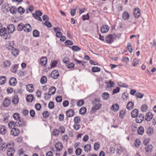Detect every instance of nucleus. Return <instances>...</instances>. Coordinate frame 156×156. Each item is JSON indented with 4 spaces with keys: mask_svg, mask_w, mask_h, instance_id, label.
Segmentation results:
<instances>
[{
    "mask_svg": "<svg viewBox=\"0 0 156 156\" xmlns=\"http://www.w3.org/2000/svg\"><path fill=\"white\" fill-rule=\"evenodd\" d=\"M13 143H9L7 144L5 143H3L0 145V149L3 150L4 149L8 148L7 154L8 156H13V154L15 153V150L13 147Z\"/></svg>",
    "mask_w": 156,
    "mask_h": 156,
    "instance_id": "f257e3e1",
    "label": "nucleus"
},
{
    "mask_svg": "<svg viewBox=\"0 0 156 156\" xmlns=\"http://www.w3.org/2000/svg\"><path fill=\"white\" fill-rule=\"evenodd\" d=\"M100 101L99 98H97L94 99L92 103L94 105L92 109L93 111H95L101 108V105L100 104Z\"/></svg>",
    "mask_w": 156,
    "mask_h": 156,
    "instance_id": "f03ea898",
    "label": "nucleus"
},
{
    "mask_svg": "<svg viewBox=\"0 0 156 156\" xmlns=\"http://www.w3.org/2000/svg\"><path fill=\"white\" fill-rule=\"evenodd\" d=\"M0 35L2 36L3 38L5 39H9L10 37V35L7 31L5 27L0 29Z\"/></svg>",
    "mask_w": 156,
    "mask_h": 156,
    "instance_id": "7ed1b4c3",
    "label": "nucleus"
},
{
    "mask_svg": "<svg viewBox=\"0 0 156 156\" xmlns=\"http://www.w3.org/2000/svg\"><path fill=\"white\" fill-rule=\"evenodd\" d=\"M7 30L9 34L10 33H12L15 30V26L12 24H9L7 27Z\"/></svg>",
    "mask_w": 156,
    "mask_h": 156,
    "instance_id": "20e7f679",
    "label": "nucleus"
},
{
    "mask_svg": "<svg viewBox=\"0 0 156 156\" xmlns=\"http://www.w3.org/2000/svg\"><path fill=\"white\" fill-rule=\"evenodd\" d=\"M144 118V115L143 114H140L136 117V122L138 123H141Z\"/></svg>",
    "mask_w": 156,
    "mask_h": 156,
    "instance_id": "39448f33",
    "label": "nucleus"
},
{
    "mask_svg": "<svg viewBox=\"0 0 156 156\" xmlns=\"http://www.w3.org/2000/svg\"><path fill=\"white\" fill-rule=\"evenodd\" d=\"M11 133L13 136H17L19 134L20 131L18 128H13L11 130Z\"/></svg>",
    "mask_w": 156,
    "mask_h": 156,
    "instance_id": "423d86ee",
    "label": "nucleus"
},
{
    "mask_svg": "<svg viewBox=\"0 0 156 156\" xmlns=\"http://www.w3.org/2000/svg\"><path fill=\"white\" fill-rule=\"evenodd\" d=\"M153 115L152 112H148L145 116V120L147 122L150 121L153 118Z\"/></svg>",
    "mask_w": 156,
    "mask_h": 156,
    "instance_id": "0eeeda50",
    "label": "nucleus"
},
{
    "mask_svg": "<svg viewBox=\"0 0 156 156\" xmlns=\"http://www.w3.org/2000/svg\"><path fill=\"white\" fill-rule=\"evenodd\" d=\"M133 13L135 18H138L140 15V11L138 8H135L133 10Z\"/></svg>",
    "mask_w": 156,
    "mask_h": 156,
    "instance_id": "6e6552de",
    "label": "nucleus"
},
{
    "mask_svg": "<svg viewBox=\"0 0 156 156\" xmlns=\"http://www.w3.org/2000/svg\"><path fill=\"white\" fill-rule=\"evenodd\" d=\"M59 76L58 72L56 70H54L52 71L51 74V77L54 79H56Z\"/></svg>",
    "mask_w": 156,
    "mask_h": 156,
    "instance_id": "1a4fd4ad",
    "label": "nucleus"
},
{
    "mask_svg": "<svg viewBox=\"0 0 156 156\" xmlns=\"http://www.w3.org/2000/svg\"><path fill=\"white\" fill-rule=\"evenodd\" d=\"M11 102L10 99L8 98H6L4 100L3 104L4 107H7L9 106Z\"/></svg>",
    "mask_w": 156,
    "mask_h": 156,
    "instance_id": "9d476101",
    "label": "nucleus"
},
{
    "mask_svg": "<svg viewBox=\"0 0 156 156\" xmlns=\"http://www.w3.org/2000/svg\"><path fill=\"white\" fill-rule=\"evenodd\" d=\"M105 41L107 43L111 44L113 41V36L112 35H108L106 37Z\"/></svg>",
    "mask_w": 156,
    "mask_h": 156,
    "instance_id": "9b49d317",
    "label": "nucleus"
},
{
    "mask_svg": "<svg viewBox=\"0 0 156 156\" xmlns=\"http://www.w3.org/2000/svg\"><path fill=\"white\" fill-rule=\"evenodd\" d=\"M23 30L26 32H29L31 30L30 25L29 24H26L24 25Z\"/></svg>",
    "mask_w": 156,
    "mask_h": 156,
    "instance_id": "f8f14e48",
    "label": "nucleus"
},
{
    "mask_svg": "<svg viewBox=\"0 0 156 156\" xmlns=\"http://www.w3.org/2000/svg\"><path fill=\"white\" fill-rule=\"evenodd\" d=\"M74 113V112L72 109H69L66 112V114L67 116L70 117L73 116Z\"/></svg>",
    "mask_w": 156,
    "mask_h": 156,
    "instance_id": "ddd939ff",
    "label": "nucleus"
},
{
    "mask_svg": "<svg viewBox=\"0 0 156 156\" xmlns=\"http://www.w3.org/2000/svg\"><path fill=\"white\" fill-rule=\"evenodd\" d=\"M47 62V58L46 57H43L40 60V64L42 66H45Z\"/></svg>",
    "mask_w": 156,
    "mask_h": 156,
    "instance_id": "4468645a",
    "label": "nucleus"
},
{
    "mask_svg": "<svg viewBox=\"0 0 156 156\" xmlns=\"http://www.w3.org/2000/svg\"><path fill=\"white\" fill-rule=\"evenodd\" d=\"M55 147L57 150L58 151L62 150L63 147L62 144L59 142L55 144Z\"/></svg>",
    "mask_w": 156,
    "mask_h": 156,
    "instance_id": "2eb2a0df",
    "label": "nucleus"
},
{
    "mask_svg": "<svg viewBox=\"0 0 156 156\" xmlns=\"http://www.w3.org/2000/svg\"><path fill=\"white\" fill-rule=\"evenodd\" d=\"M109 28L107 25H103L101 28V31L102 33L107 32L109 30Z\"/></svg>",
    "mask_w": 156,
    "mask_h": 156,
    "instance_id": "dca6fc26",
    "label": "nucleus"
},
{
    "mask_svg": "<svg viewBox=\"0 0 156 156\" xmlns=\"http://www.w3.org/2000/svg\"><path fill=\"white\" fill-rule=\"evenodd\" d=\"M11 51L12 55L15 57H16L19 54V51L18 49L14 48Z\"/></svg>",
    "mask_w": 156,
    "mask_h": 156,
    "instance_id": "f3484780",
    "label": "nucleus"
},
{
    "mask_svg": "<svg viewBox=\"0 0 156 156\" xmlns=\"http://www.w3.org/2000/svg\"><path fill=\"white\" fill-rule=\"evenodd\" d=\"M110 94L106 92L103 93L102 94V97L104 100H107L108 99L110 98Z\"/></svg>",
    "mask_w": 156,
    "mask_h": 156,
    "instance_id": "a211bd4d",
    "label": "nucleus"
},
{
    "mask_svg": "<svg viewBox=\"0 0 156 156\" xmlns=\"http://www.w3.org/2000/svg\"><path fill=\"white\" fill-rule=\"evenodd\" d=\"M19 99L17 95H15L12 99V102L14 105H17L19 102Z\"/></svg>",
    "mask_w": 156,
    "mask_h": 156,
    "instance_id": "6ab92c4d",
    "label": "nucleus"
},
{
    "mask_svg": "<svg viewBox=\"0 0 156 156\" xmlns=\"http://www.w3.org/2000/svg\"><path fill=\"white\" fill-rule=\"evenodd\" d=\"M134 106V103L132 101H129L127 105L126 108L128 110H131L133 108Z\"/></svg>",
    "mask_w": 156,
    "mask_h": 156,
    "instance_id": "aec40b11",
    "label": "nucleus"
},
{
    "mask_svg": "<svg viewBox=\"0 0 156 156\" xmlns=\"http://www.w3.org/2000/svg\"><path fill=\"white\" fill-rule=\"evenodd\" d=\"M17 122L20 126H26V122L23 119H20Z\"/></svg>",
    "mask_w": 156,
    "mask_h": 156,
    "instance_id": "412c9836",
    "label": "nucleus"
},
{
    "mask_svg": "<svg viewBox=\"0 0 156 156\" xmlns=\"http://www.w3.org/2000/svg\"><path fill=\"white\" fill-rule=\"evenodd\" d=\"M139 111L137 109H135L133 110L131 113V117L133 118H135L138 115Z\"/></svg>",
    "mask_w": 156,
    "mask_h": 156,
    "instance_id": "4be33fe9",
    "label": "nucleus"
},
{
    "mask_svg": "<svg viewBox=\"0 0 156 156\" xmlns=\"http://www.w3.org/2000/svg\"><path fill=\"white\" fill-rule=\"evenodd\" d=\"M9 83V84L11 86H14L16 84V80L15 78L12 77L10 78Z\"/></svg>",
    "mask_w": 156,
    "mask_h": 156,
    "instance_id": "5701e85b",
    "label": "nucleus"
},
{
    "mask_svg": "<svg viewBox=\"0 0 156 156\" xmlns=\"http://www.w3.org/2000/svg\"><path fill=\"white\" fill-rule=\"evenodd\" d=\"M26 89L27 91L30 92H33L34 90L33 86L32 84H29L27 85Z\"/></svg>",
    "mask_w": 156,
    "mask_h": 156,
    "instance_id": "b1692460",
    "label": "nucleus"
},
{
    "mask_svg": "<svg viewBox=\"0 0 156 156\" xmlns=\"http://www.w3.org/2000/svg\"><path fill=\"white\" fill-rule=\"evenodd\" d=\"M122 16V18L124 20H127L129 18V15L128 12H125L123 13Z\"/></svg>",
    "mask_w": 156,
    "mask_h": 156,
    "instance_id": "393cba45",
    "label": "nucleus"
},
{
    "mask_svg": "<svg viewBox=\"0 0 156 156\" xmlns=\"http://www.w3.org/2000/svg\"><path fill=\"white\" fill-rule=\"evenodd\" d=\"M13 42L9 41L8 42V44L7 45L6 47L8 50H11L13 48Z\"/></svg>",
    "mask_w": 156,
    "mask_h": 156,
    "instance_id": "a878e982",
    "label": "nucleus"
},
{
    "mask_svg": "<svg viewBox=\"0 0 156 156\" xmlns=\"http://www.w3.org/2000/svg\"><path fill=\"white\" fill-rule=\"evenodd\" d=\"M55 87L54 86H52L49 88L48 93L51 95L55 93Z\"/></svg>",
    "mask_w": 156,
    "mask_h": 156,
    "instance_id": "bb28decb",
    "label": "nucleus"
},
{
    "mask_svg": "<svg viewBox=\"0 0 156 156\" xmlns=\"http://www.w3.org/2000/svg\"><path fill=\"white\" fill-rule=\"evenodd\" d=\"M147 133L149 136H151L154 134V129L152 127L148 128L147 130Z\"/></svg>",
    "mask_w": 156,
    "mask_h": 156,
    "instance_id": "cd10ccee",
    "label": "nucleus"
},
{
    "mask_svg": "<svg viewBox=\"0 0 156 156\" xmlns=\"http://www.w3.org/2000/svg\"><path fill=\"white\" fill-rule=\"evenodd\" d=\"M6 132V127L5 126L2 125L0 127V133L5 134Z\"/></svg>",
    "mask_w": 156,
    "mask_h": 156,
    "instance_id": "c85d7f7f",
    "label": "nucleus"
},
{
    "mask_svg": "<svg viewBox=\"0 0 156 156\" xmlns=\"http://www.w3.org/2000/svg\"><path fill=\"white\" fill-rule=\"evenodd\" d=\"M6 81V79L5 76H1L0 77V84H4Z\"/></svg>",
    "mask_w": 156,
    "mask_h": 156,
    "instance_id": "c756f323",
    "label": "nucleus"
},
{
    "mask_svg": "<svg viewBox=\"0 0 156 156\" xmlns=\"http://www.w3.org/2000/svg\"><path fill=\"white\" fill-rule=\"evenodd\" d=\"M91 146L90 144H88L85 145L84 147V150L86 152H88L91 150Z\"/></svg>",
    "mask_w": 156,
    "mask_h": 156,
    "instance_id": "7c9ffc66",
    "label": "nucleus"
},
{
    "mask_svg": "<svg viewBox=\"0 0 156 156\" xmlns=\"http://www.w3.org/2000/svg\"><path fill=\"white\" fill-rule=\"evenodd\" d=\"M111 109L114 111H117L119 109V106L117 104H113L111 107Z\"/></svg>",
    "mask_w": 156,
    "mask_h": 156,
    "instance_id": "2f4dec72",
    "label": "nucleus"
},
{
    "mask_svg": "<svg viewBox=\"0 0 156 156\" xmlns=\"http://www.w3.org/2000/svg\"><path fill=\"white\" fill-rule=\"evenodd\" d=\"M148 106L146 104L143 105L141 107V110L143 112H146L148 109Z\"/></svg>",
    "mask_w": 156,
    "mask_h": 156,
    "instance_id": "473e14b6",
    "label": "nucleus"
},
{
    "mask_svg": "<svg viewBox=\"0 0 156 156\" xmlns=\"http://www.w3.org/2000/svg\"><path fill=\"white\" fill-rule=\"evenodd\" d=\"M11 64V62L9 60H6L3 62V66L7 68L9 67Z\"/></svg>",
    "mask_w": 156,
    "mask_h": 156,
    "instance_id": "72a5a7b5",
    "label": "nucleus"
},
{
    "mask_svg": "<svg viewBox=\"0 0 156 156\" xmlns=\"http://www.w3.org/2000/svg\"><path fill=\"white\" fill-rule=\"evenodd\" d=\"M13 117L15 119L18 121L20 118V115L18 113H15L13 114Z\"/></svg>",
    "mask_w": 156,
    "mask_h": 156,
    "instance_id": "f704fd0d",
    "label": "nucleus"
},
{
    "mask_svg": "<svg viewBox=\"0 0 156 156\" xmlns=\"http://www.w3.org/2000/svg\"><path fill=\"white\" fill-rule=\"evenodd\" d=\"M144 127L142 126L140 127L137 131L138 133L140 135H142L144 132Z\"/></svg>",
    "mask_w": 156,
    "mask_h": 156,
    "instance_id": "c9c22d12",
    "label": "nucleus"
},
{
    "mask_svg": "<svg viewBox=\"0 0 156 156\" xmlns=\"http://www.w3.org/2000/svg\"><path fill=\"white\" fill-rule=\"evenodd\" d=\"M114 85V83L113 82H112L111 80H109L108 82L107 85L106 86V88H111L113 87Z\"/></svg>",
    "mask_w": 156,
    "mask_h": 156,
    "instance_id": "e433bc0d",
    "label": "nucleus"
},
{
    "mask_svg": "<svg viewBox=\"0 0 156 156\" xmlns=\"http://www.w3.org/2000/svg\"><path fill=\"white\" fill-rule=\"evenodd\" d=\"M34 99V96L31 94L28 95L26 97L27 100L29 102H31Z\"/></svg>",
    "mask_w": 156,
    "mask_h": 156,
    "instance_id": "4c0bfd02",
    "label": "nucleus"
},
{
    "mask_svg": "<svg viewBox=\"0 0 156 156\" xmlns=\"http://www.w3.org/2000/svg\"><path fill=\"white\" fill-rule=\"evenodd\" d=\"M152 148L153 146L151 144L147 145L145 148L146 151L147 152H150L151 151Z\"/></svg>",
    "mask_w": 156,
    "mask_h": 156,
    "instance_id": "58836bf2",
    "label": "nucleus"
},
{
    "mask_svg": "<svg viewBox=\"0 0 156 156\" xmlns=\"http://www.w3.org/2000/svg\"><path fill=\"white\" fill-rule=\"evenodd\" d=\"M24 25L23 23H20L18 25L17 27V30L18 31H20L23 30Z\"/></svg>",
    "mask_w": 156,
    "mask_h": 156,
    "instance_id": "ea45409f",
    "label": "nucleus"
},
{
    "mask_svg": "<svg viewBox=\"0 0 156 156\" xmlns=\"http://www.w3.org/2000/svg\"><path fill=\"white\" fill-rule=\"evenodd\" d=\"M47 81V77L45 76H43L41 79L40 82L41 84L45 83Z\"/></svg>",
    "mask_w": 156,
    "mask_h": 156,
    "instance_id": "a19ab883",
    "label": "nucleus"
},
{
    "mask_svg": "<svg viewBox=\"0 0 156 156\" xmlns=\"http://www.w3.org/2000/svg\"><path fill=\"white\" fill-rule=\"evenodd\" d=\"M74 122L75 124H79L81 121V119L78 116H76L74 117L73 119Z\"/></svg>",
    "mask_w": 156,
    "mask_h": 156,
    "instance_id": "79ce46f5",
    "label": "nucleus"
},
{
    "mask_svg": "<svg viewBox=\"0 0 156 156\" xmlns=\"http://www.w3.org/2000/svg\"><path fill=\"white\" fill-rule=\"evenodd\" d=\"M39 12V10H37L36 11L35 13L32 14L33 17L37 20H39V13H38Z\"/></svg>",
    "mask_w": 156,
    "mask_h": 156,
    "instance_id": "37998d69",
    "label": "nucleus"
},
{
    "mask_svg": "<svg viewBox=\"0 0 156 156\" xmlns=\"http://www.w3.org/2000/svg\"><path fill=\"white\" fill-rule=\"evenodd\" d=\"M10 12L12 14H15L17 12V9L15 7H12L9 9Z\"/></svg>",
    "mask_w": 156,
    "mask_h": 156,
    "instance_id": "c03bdc74",
    "label": "nucleus"
},
{
    "mask_svg": "<svg viewBox=\"0 0 156 156\" xmlns=\"http://www.w3.org/2000/svg\"><path fill=\"white\" fill-rule=\"evenodd\" d=\"M86 109L85 107L81 108L79 110V113L80 114L83 115L85 114L86 112Z\"/></svg>",
    "mask_w": 156,
    "mask_h": 156,
    "instance_id": "a18cd8bd",
    "label": "nucleus"
},
{
    "mask_svg": "<svg viewBox=\"0 0 156 156\" xmlns=\"http://www.w3.org/2000/svg\"><path fill=\"white\" fill-rule=\"evenodd\" d=\"M129 94L128 93H123L122 95V98L124 101L127 100L129 97Z\"/></svg>",
    "mask_w": 156,
    "mask_h": 156,
    "instance_id": "49530a36",
    "label": "nucleus"
},
{
    "mask_svg": "<svg viewBox=\"0 0 156 156\" xmlns=\"http://www.w3.org/2000/svg\"><path fill=\"white\" fill-rule=\"evenodd\" d=\"M16 126V123L13 121H11L8 124V126L9 128H11L12 126L15 127Z\"/></svg>",
    "mask_w": 156,
    "mask_h": 156,
    "instance_id": "de8ad7c7",
    "label": "nucleus"
},
{
    "mask_svg": "<svg viewBox=\"0 0 156 156\" xmlns=\"http://www.w3.org/2000/svg\"><path fill=\"white\" fill-rule=\"evenodd\" d=\"M117 152L118 153H120L122 152L124 150V149L120 145H119L117 147Z\"/></svg>",
    "mask_w": 156,
    "mask_h": 156,
    "instance_id": "09e8293b",
    "label": "nucleus"
},
{
    "mask_svg": "<svg viewBox=\"0 0 156 156\" xmlns=\"http://www.w3.org/2000/svg\"><path fill=\"white\" fill-rule=\"evenodd\" d=\"M91 70L93 72H98L100 71L101 69L99 67L95 66L92 67Z\"/></svg>",
    "mask_w": 156,
    "mask_h": 156,
    "instance_id": "8fccbe9b",
    "label": "nucleus"
},
{
    "mask_svg": "<svg viewBox=\"0 0 156 156\" xmlns=\"http://www.w3.org/2000/svg\"><path fill=\"white\" fill-rule=\"evenodd\" d=\"M127 47L129 51L131 53L133 51V47L130 43L129 42L127 44Z\"/></svg>",
    "mask_w": 156,
    "mask_h": 156,
    "instance_id": "3c124183",
    "label": "nucleus"
},
{
    "mask_svg": "<svg viewBox=\"0 0 156 156\" xmlns=\"http://www.w3.org/2000/svg\"><path fill=\"white\" fill-rule=\"evenodd\" d=\"M59 131L57 129H55L53 130L52 134L53 136H57L59 135Z\"/></svg>",
    "mask_w": 156,
    "mask_h": 156,
    "instance_id": "603ef678",
    "label": "nucleus"
},
{
    "mask_svg": "<svg viewBox=\"0 0 156 156\" xmlns=\"http://www.w3.org/2000/svg\"><path fill=\"white\" fill-rule=\"evenodd\" d=\"M33 34L34 37H37L39 36V32L37 30H34L33 31Z\"/></svg>",
    "mask_w": 156,
    "mask_h": 156,
    "instance_id": "864d4df0",
    "label": "nucleus"
},
{
    "mask_svg": "<svg viewBox=\"0 0 156 156\" xmlns=\"http://www.w3.org/2000/svg\"><path fill=\"white\" fill-rule=\"evenodd\" d=\"M100 144L98 142L95 143L94 144V149L95 150H98L99 148Z\"/></svg>",
    "mask_w": 156,
    "mask_h": 156,
    "instance_id": "5fc2aeb1",
    "label": "nucleus"
},
{
    "mask_svg": "<svg viewBox=\"0 0 156 156\" xmlns=\"http://www.w3.org/2000/svg\"><path fill=\"white\" fill-rule=\"evenodd\" d=\"M18 11L21 14H23L25 11V10L21 7H20L18 9Z\"/></svg>",
    "mask_w": 156,
    "mask_h": 156,
    "instance_id": "6e6d98bb",
    "label": "nucleus"
},
{
    "mask_svg": "<svg viewBox=\"0 0 156 156\" xmlns=\"http://www.w3.org/2000/svg\"><path fill=\"white\" fill-rule=\"evenodd\" d=\"M18 65L16 64L14 66L12 70V71L13 73H16L18 68Z\"/></svg>",
    "mask_w": 156,
    "mask_h": 156,
    "instance_id": "4d7b16f0",
    "label": "nucleus"
},
{
    "mask_svg": "<svg viewBox=\"0 0 156 156\" xmlns=\"http://www.w3.org/2000/svg\"><path fill=\"white\" fill-rule=\"evenodd\" d=\"M140 143L141 142L139 139H136L134 143V144L135 147H138L140 145Z\"/></svg>",
    "mask_w": 156,
    "mask_h": 156,
    "instance_id": "13d9d810",
    "label": "nucleus"
},
{
    "mask_svg": "<svg viewBox=\"0 0 156 156\" xmlns=\"http://www.w3.org/2000/svg\"><path fill=\"white\" fill-rule=\"evenodd\" d=\"M72 49L73 51H80V48L77 46L74 45L72 47Z\"/></svg>",
    "mask_w": 156,
    "mask_h": 156,
    "instance_id": "bf43d9fd",
    "label": "nucleus"
},
{
    "mask_svg": "<svg viewBox=\"0 0 156 156\" xmlns=\"http://www.w3.org/2000/svg\"><path fill=\"white\" fill-rule=\"evenodd\" d=\"M82 152V149L79 148H77L75 151V153L77 155H80Z\"/></svg>",
    "mask_w": 156,
    "mask_h": 156,
    "instance_id": "052dcab7",
    "label": "nucleus"
},
{
    "mask_svg": "<svg viewBox=\"0 0 156 156\" xmlns=\"http://www.w3.org/2000/svg\"><path fill=\"white\" fill-rule=\"evenodd\" d=\"M66 45H70L73 44V42L70 40H67L65 43Z\"/></svg>",
    "mask_w": 156,
    "mask_h": 156,
    "instance_id": "680f3d73",
    "label": "nucleus"
},
{
    "mask_svg": "<svg viewBox=\"0 0 156 156\" xmlns=\"http://www.w3.org/2000/svg\"><path fill=\"white\" fill-rule=\"evenodd\" d=\"M135 96L137 98H143L144 95L140 92H137L135 94Z\"/></svg>",
    "mask_w": 156,
    "mask_h": 156,
    "instance_id": "e2e57ef3",
    "label": "nucleus"
},
{
    "mask_svg": "<svg viewBox=\"0 0 156 156\" xmlns=\"http://www.w3.org/2000/svg\"><path fill=\"white\" fill-rule=\"evenodd\" d=\"M48 106L50 109H52L54 108V104L53 102L50 101L49 102L48 105Z\"/></svg>",
    "mask_w": 156,
    "mask_h": 156,
    "instance_id": "0e129e2a",
    "label": "nucleus"
},
{
    "mask_svg": "<svg viewBox=\"0 0 156 156\" xmlns=\"http://www.w3.org/2000/svg\"><path fill=\"white\" fill-rule=\"evenodd\" d=\"M74 129L76 130H78L80 128V125L79 124H75L73 126Z\"/></svg>",
    "mask_w": 156,
    "mask_h": 156,
    "instance_id": "69168bd1",
    "label": "nucleus"
},
{
    "mask_svg": "<svg viewBox=\"0 0 156 156\" xmlns=\"http://www.w3.org/2000/svg\"><path fill=\"white\" fill-rule=\"evenodd\" d=\"M48 27L51 28L52 27V25L51 23L49 21H46L44 23Z\"/></svg>",
    "mask_w": 156,
    "mask_h": 156,
    "instance_id": "338daca9",
    "label": "nucleus"
},
{
    "mask_svg": "<svg viewBox=\"0 0 156 156\" xmlns=\"http://www.w3.org/2000/svg\"><path fill=\"white\" fill-rule=\"evenodd\" d=\"M62 61L64 63L67 64L69 61V59L67 57H64L63 58Z\"/></svg>",
    "mask_w": 156,
    "mask_h": 156,
    "instance_id": "774afa93",
    "label": "nucleus"
}]
</instances>
